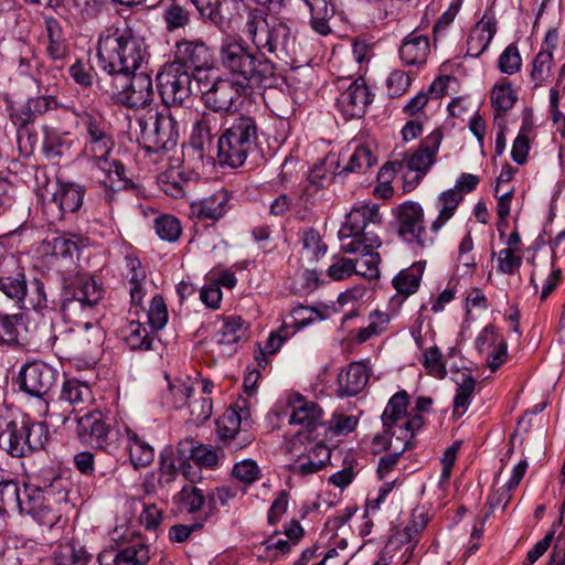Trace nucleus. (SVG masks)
<instances>
[{
  "label": "nucleus",
  "mask_w": 565,
  "mask_h": 565,
  "mask_svg": "<svg viewBox=\"0 0 565 565\" xmlns=\"http://www.w3.org/2000/svg\"><path fill=\"white\" fill-rule=\"evenodd\" d=\"M147 55L143 39L137 36L128 26L113 25L99 34L97 58L109 78L136 72Z\"/></svg>",
  "instance_id": "2"
},
{
  "label": "nucleus",
  "mask_w": 565,
  "mask_h": 565,
  "mask_svg": "<svg viewBox=\"0 0 565 565\" xmlns=\"http://www.w3.org/2000/svg\"><path fill=\"white\" fill-rule=\"evenodd\" d=\"M375 162L376 158L372 150L367 146L362 145L355 148L344 171L362 173L373 167Z\"/></svg>",
  "instance_id": "52"
},
{
  "label": "nucleus",
  "mask_w": 565,
  "mask_h": 565,
  "mask_svg": "<svg viewBox=\"0 0 565 565\" xmlns=\"http://www.w3.org/2000/svg\"><path fill=\"white\" fill-rule=\"evenodd\" d=\"M476 388V380L471 375H465L462 382L458 384L454 398V417H461L467 409L471 395Z\"/></svg>",
  "instance_id": "49"
},
{
  "label": "nucleus",
  "mask_w": 565,
  "mask_h": 565,
  "mask_svg": "<svg viewBox=\"0 0 565 565\" xmlns=\"http://www.w3.org/2000/svg\"><path fill=\"white\" fill-rule=\"evenodd\" d=\"M230 195L225 190H218L211 196L191 204V213L200 221H216L223 217L227 211Z\"/></svg>",
  "instance_id": "28"
},
{
  "label": "nucleus",
  "mask_w": 565,
  "mask_h": 565,
  "mask_svg": "<svg viewBox=\"0 0 565 565\" xmlns=\"http://www.w3.org/2000/svg\"><path fill=\"white\" fill-rule=\"evenodd\" d=\"M248 85L232 78L217 77L212 86L203 92L205 107L215 113L228 114L237 109Z\"/></svg>",
  "instance_id": "11"
},
{
  "label": "nucleus",
  "mask_w": 565,
  "mask_h": 565,
  "mask_svg": "<svg viewBox=\"0 0 565 565\" xmlns=\"http://www.w3.org/2000/svg\"><path fill=\"white\" fill-rule=\"evenodd\" d=\"M149 323L153 329H162L168 321V309L161 296H154L148 311Z\"/></svg>",
  "instance_id": "61"
},
{
  "label": "nucleus",
  "mask_w": 565,
  "mask_h": 565,
  "mask_svg": "<svg viewBox=\"0 0 565 565\" xmlns=\"http://www.w3.org/2000/svg\"><path fill=\"white\" fill-rule=\"evenodd\" d=\"M371 93L363 78H358L341 93L337 99V105L345 119L361 118L365 109L371 104Z\"/></svg>",
  "instance_id": "23"
},
{
  "label": "nucleus",
  "mask_w": 565,
  "mask_h": 565,
  "mask_svg": "<svg viewBox=\"0 0 565 565\" xmlns=\"http://www.w3.org/2000/svg\"><path fill=\"white\" fill-rule=\"evenodd\" d=\"M409 75L403 70L393 71L387 79L386 87L387 94L391 98H396L404 95L411 85Z\"/></svg>",
  "instance_id": "58"
},
{
  "label": "nucleus",
  "mask_w": 565,
  "mask_h": 565,
  "mask_svg": "<svg viewBox=\"0 0 565 565\" xmlns=\"http://www.w3.org/2000/svg\"><path fill=\"white\" fill-rule=\"evenodd\" d=\"M103 298V288L90 277L78 274L65 278L62 289V309H74L76 305L85 308L95 307Z\"/></svg>",
  "instance_id": "12"
},
{
  "label": "nucleus",
  "mask_w": 565,
  "mask_h": 565,
  "mask_svg": "<svg viewBox=\"0 0 565 565\" xmlns=\"http://www.w3.org/2000/svg\"><path fill=\"white\" fill-rule=\"evenodd\" d=\"M93 164L94 178L105 189V201L109 206H111L116 192L134 188V183L126 177V169L120 161L106 158Z\"/></svg>",
  "instance_id": "19"
},
{
  "label": "nucleus",
  "mask_w": 565,
  "mask_h": 565,
  "mask_svg": "<svg viewBox=\"0 0 565 565\" xmlns=\"http://www.w3.org/2000/svg\"><path fill=\"white\" fill-rule=\"evenodd\" d=\"M84 195L85 189L73 182H58L52 193L47 189L41 192L44 209L52 213V222L63 220L66 213L77 212L83 204Z\"/></svg>",
  "instance_id": "13"
},
{
  "label": "nucleus",
  "mask_w": 565,
  "mask_h": 565,
  "mask_svg": "<svg viewBox=\"0 0 565 565\" xmlns=\"http://www.w3.org/2000/svg\"><path fill=\"white\" fill-rule=\"evenodd\" d=\"M163 21L170 32L183 29L190 24L191 13L181 4L172 2L163 12Z\"/></svg>",
  "instance_id": "50"
},
{
  "label": "nucleus",
  "mask_w": 565,
  "mask_h": 565,
  "mask_svg": "<svg viewBox=\"0 0 565 565\" xmlns=\"http://www.w3.org/2000/svg\"><path fill=\"white\" fill-rule=\"evenodd\" d=\"M78 118L86 136L84 156L93 163L109 158L115 141L105 117L97 111H84L78 114Z\"/></svg>",
  "instance_id": "9"
},
{
  "label": "nucleus",
  "mask_w": 565,
  "mask_h": 565,
  "mask_svg": "<svg viewBox=\"0 0 565 565\" xmlns=\"http://www.w3.org/2000/svg\"><path fill=\"white\" fill-rule=\"evenodd\" d=\"M380 246L381 239L377 235H366L365 239L359 241L355 238L349 241L340 245V248L347 254L359 253L360 257L354 260V264H356V274L371 279L379 277L380 274L379 264L381 257L379 253L375 252Z\"/></svg>",
  "instance_id": "20"
},
{
  "label": "nucleus",
  "mask_w": 565,
  "mask_h": 565,
  "mask_svg": "<svg viewBox=\"0 0 565 565\" xmlns=\"http://www.w3.org/2000/svg\"><path fill=\"white\" fill-rule=\"evenodd\" d=\"M424 268L423 263L416 262L408 268L401 270L392 281L397 294L405 297L415 294L419 288Z\"/></svg>",
  "instance_id": "36"
},
{
  "label": "nucleus",
  "mask_w": 565,
  "mask_h": 565,
  "mask_svg": "<svg viewBox=\"0 0 565 565\" xmlns=\"http://www.w3.org/2000/svg\"><path fill=\"white\" fill-rule=\"evenodd\" d=\"M554 65L553 54L550 51H540L532 62L531 79L534 87L544 85L552 75Z\"/></svg>",
  "instance_id": "45"
},
{
  "label": "nucleus",
  "mask_w": 565,
  "mask_h": 565,
  "mask_svg": "<svg viewBox=\"0 0 565 565\" xmlns=\"http://www.w3.org/2000/svg\"><path fill=\"white\" fill-rule=\"evenodd\" d=\"M443 131L437 128L426 136L422 141L417 150L412 153H404L403 159L394 160L385 163L380 169V178H385L386 174L395 173L402 170L405 166L413 175H404L403 191L412 192L422 182L424 177L430 170L436 161V154L439 150L443 141Z\"/></svg>",
  "instance_id": "4"
},
{
  "label": "nucleus",
  "mask_w": 565,
  "mask_h": 565,
  "mask_svg": "<svg viewBox=\"0 0 565 565\" xmlns=\"http://www.w3.org/2000/svg\"><path fill=\"white\" fill-rule=\"evenodd\" d=\"M156 233L167 242H177L182 233L180 221L172 215H161L154 221Z\"/></svg>",
  "instance_id": "51"
},
{
  "label": "nucleus",
  "mask_w": 565,
  "mask_h": 565,
  "mask_svg": "<svg viewBox=\"0 0 565 565\" xmlns=\"http://www.w3.org/2000/svg\"><path fill=\"white\" fill-rule=\"evenodd\" d=\"M521 67V56L518 47L509 45L499 57V68L502 73L514 74Z\"/></svg>",
  "instance_id": "62"
},
{
  "label": "nucleus",
  "mask_w": 565,
  "mask_h": 565,
  "mask_svg": "<svg viewBox=\"0 0 565 565\" xmlns=\"http://www.w3.org/2000/svg\"><path fill=\"white\" fill-rule=\"evenodd\" d=\"M242 36H226L218 46L221 66L249 87H269L275 81V65L266 56L291 58L297 39L282 21H274L266 10L245 8L239 14Z\"/></svg>",
  "instance_id": "1"
},
{
  "label": "nucleus",
  "mask_w": 565,
  "mask_h": 565,
  "mask_svg": "<svg viewBox=\"0 0 565 565\" xmlns=\"http://www.w3.org/2000/svg\"><path fill=\"white\" fill-rule=\"evenodd\" d=\"M286 451L295 458L289 470L301 477L317 473L331 458V449L327 445L312 440L302 431H298L286 443Z\"/></svg>",
  "instance_id": "6"
},
{
  "label": "nucleus",
  "mask_w": 565,
  "mask_h": 565,
  "mask_svg": "<svg viewBox=\"0 0 565 565\" xmlns=\"http://www.w3.org/2000/svg\"><path fill=\"white\" fill-rule=\"evenodd\" d=\"M157 87L166 106H183L192 95V75L179 64L168 63L157 74Z\"/></svg>",
  "instance_id": "10"
},
{
  "label": "nucleus",
  "mask_w": 565,
  "mask_h": 565,
  "mask_svg": "<svg viewBox=\"0 0 565 565\" xmlns=\"http://www.w3.org/2000/svg\"><path fill=\"white\" fill-rule=\"evenodd\" d=\"M79 242L78 237L73 234L54 235L43 239L39 250L43 257L51 259L72 258L73 254L78 250Z\"/></svg>",
  "instance_id": "31"
},
{
  "label": "nucleus",
  "mask_w": 565,
  "mask_h": 565,
  "mask_svg": "<svg viewBox=\"0 0 565 565\" xmlns=\"http://www.w3.org/2000/svg\"><path fill=\"white\" fill-rule=\"evenodd\" d=\"M128 451L130 462L135 468L147 467L154 459L153 448L137 434L128 431Z\"/></svg>",
  "instance_id": "40"
},
{
  "label": "nucleus",
  "mask_w": 565,
  "mask_h": 565,
  "mask_svg": "<svg viewBox=\"0 0 565 565\" xmlns=\"http://www.w3.org/2000/svg\"><path fill=\"white\" fill-rule=\"evenodd\" d=\"M22 322V315L0 316V343H18V328Z\"/></svg>",
  "instance_id": "55"
},
{
  "label": "nucleus",
  "mask_w": 565,
  "mask_h": 565,
  "mask_svg": "<svg viewBox=\"0 0 565 565\" xmlns=\"http://www.w3.org/2000/svg\"><path fill=\"white\" fill-rule=\"evenodd\" d=\"M192 391L191 386L180 380L169 383L168 391L163 396L164 404L172 408H180L188 403Z\"/></svg>",
  "instance_id": "53"
},
{
  "label": "nucleus",
  "mask_w": 565,
  "mask_h": 565,
  "mask_svg": "<svg viewBox=\"0 0 565 565\" xmlns=\"http://www.w3.org/2000/svg\"><path fill=\"white\" fill-rule=\"evenodd\" d=\"M193 462L199 467L214 468L218 462V454L213 447L198 443Z\"/></svg>",
  "instance_id": "64"
},
{
  "label": "nucleus",
  "mask_w": 565,
  "mask_h": 565,
  "mask_svg": "<svg viewBox=\"0 0 565 565\" xmlns=\"http://www.w3.org/2000/svg\"><path fill=\"white\" fill-rule=\"evenodd\" d=\"M388 321L390 318L386 313L375 311L370 316L369 324L358 330L356 341L364 343L372 337L381 334L386 329Z\"/></svg>",
  "instance_id": "54"
},
{
  "label": "nucleus",
  "mask_w": 565,
  "mask_h": 565,
  "mask_svg": "<svg viewBox=\"0 0 565 565\" xmlns=\"http://www.w3.org/2000/svg\"><path fill=\"white\" fill-rule=\"evenodd\" d=\"M23 500L18 513L30 515L40 525L51 527L60 519L56 505L67 501V481L57 476L44 487L23 484Z\"/></svg>",
  "instance_id": "3"
},
{
  "label": "nucleus",
  "mask_w": 565,
  "mask_h": 565,
  "mask_svg": "<svg viewBox=\"0 0 565 565\" xmlns=\"http://www.w3.org/2000/svg\"><path fill=\"white\" fill-rule=\"evenodd\" d=\"M369 370L362 362H352L338 375L339 395L354 396L363 391L369 382Z\"/></svg>",
  "instance_id": "30"
},
{
  "label": "nucleus",
  "mask_w": 565,
  "mask_h": 565,
  "mask_svg": "<svg viewBox=\"0 0 565 565\" xmlns=\"http://www.w3.org/2000/svg\"><path fill=\"white\" fill-rule=\"evenodd\" d=\"M36 117L38 115L33 111V104L30 98L17 107H11L10 118L17 127L18 147L24 154H30L33 151L36 137L31 134L28 127Z\"/></svg>",
  "instance_id": "25"
},
{
  "label": "nucleus",
  "mask_w": 565,
  "mask_h": 565,
  "mask_svg": "<svg viewBox=\"0 0 565 565\" xmlns=\"http://www.w3.org/2000/svg\"><path fill=\"white\" fill-rule=\"evenodd\" d=\"M397 234L408 243L425 246L428 242L423 206L414 201H406L394 210Z\"/></svg>",
  "instance_id": "14"
},
{
  "label": "nucleus",
  "mask_w": 565,
  "mask_h": 565,
  "mask_svg": "<svg viewBox=\"0 0 565 565\" xmlns=\"http://www.w3.org/2000/svg\"><path fill=\"white\" fill-rule=\"evenodd\" d=\"M139 142L147 152L160 153L177 146L178 124L171 114L151 113L138 118Z\"/></svg>",
  "instance_id": "7"
},
{
  "label": "nucleus",
  "mask_w": 565,
  "mask_h": 565,
  "mask_svg": "<svg viewBox=\"0 0 565 565\" xmlns=\"http://www.w3.org/2000/svg\"><path fill=\"white\" fill-rule=\"evenodd\" d=\"M72 136L70 132L49 131L43 141V152L46 157H62L70 151L72 147Z\"/></svg>",
  "instance_id": "43"
},
{
  "label": "nucleus",
  "mask_w": 565,
  "mask_h": 565,
  "mask_svg": "<svg viewBox=\"0 0 565 565\" xmlns=\"http://www.w3.org/2000/svg\"><path fill=\"white\" fill-rule=\"evenodd\" d=\"M25 439L24 425L21 422L11 420L0 433V450L7 451L11 457H25L30 455V447Z\"/></svg>",
  "instance_id": "29"
},
{
  "label": "nucleus",
  "mask_w": 565,
  "mask_h": 565,
  "mask_svg": "<svg viewBox=\"0 0 565 565\" xmlns=\"http://www.w3.org/2000/svg\"><path fill=\"white\" fill-rule=\"evenodd\" d=\"M223 113L213 110L203 113L199 120L194 122L193 135L191 137L192 145L202 149L204 140H211L220 134L223 128Z\"/></svg>",
  "instance_id": "32"
},
{
  "label": "nucleus",
  "mask_w": 565,
  "mask_h": 565,
  "mask_svg": "<svg viewBox=\"0 0 565 565\" xmlns=\"http://www.w3.org/2000/svg\"><path fill=\"white\" fill-rule=\"evenodd\" d=\"M109 425L99 411H92L77 418V436L82 443L96 448H105Z\"/></svg>",
  "instance_id": "24"
},
{
  "label": "nucleus",
  "mask_w": 565,
  "mask_h": 565,
  "mask_svg": "<svg viewBox=\"0 0 565 565\" xmlns=\"http://www.w3.org/2000/svg\"><path fill=\"white\" fill-rule=\"evenodd\" d=\"M242 416L235 408L227 409L216 420V431L218 438L227 444L231 439H236L239 435Z\"/></svg>",
  "instance_id": "41"
},
{
  "label": "nucleus",
  "mask_w": 565,
  "mask_h": 565,
  "mask_svg": "<svg viewBox=\"0 0 565 565\" xmlns=\"http://www.w3.org/2000/svg\"><path fill=\"white\" fill-rule=\"evenodd\" d=\"M382 215L377 204L359 203L347 214L345 221L339 231L341 245L355 238L365 239L366 235H375L366 231L371 224H381Z\"/></svg>",
  "instance_id": "16"
},
{
  "label": "nucleus",
  "mask_w": 565,
  "mask_h": 565,
  "mask_svg": "<svg viewBox=\"0 0 565 565\" xmlns=\"http://www.w3.org/2000/svg\"><path fill=\"white\" fill-rule=\"evenodd\" d=\"M498 269L508 275L514 274L519 270L522 264V256L519 252L504 248L499 253Z\"/></svg>",
  "instance_id": "63"
},
{
  "label": "nucleus",
  "mask_w": 565,
  "mask_h": 565,
  "mask_svg": "<svg viewBox=\"0 0 565 565\" xmlns=\"http://www.w3.org/2000/svg\"><path fill=\"white\" fill-rule=\"evenodd\" d=\"M180 511L193 514L201 511L207 502V495L194 484L184 486L175 497Z\"/></svg>",
  "instance_id": "39"
},
{
  "label": "nucleus",
  "mask_w": 565,
  "mask_h": 565,
  "mask_svg": "<svg viewBox=\"0 0 565 565\" xmlns=\"http://www.w3.org/2000/svg\"><path fill=\"white\" fill-rule=\"evenodd\" d=\"M172 63L179 64L183 70L209 71L214 67L213 50L202 39H181L175 43Z\"/></svg>",
  "instance_id": "18"
},
{
  "label": "nucleus",
  "mask_w": 565,
  "mask_h": 565,
  "mask_svg": "<svg viewBox=\"0 0 565 565\" xmlns=\"http://www.w3.org/2000/svg\"><path fill=\"white\" fill-rule=\"evenodd\" d=\"M128 345L132 350H149L151 348V339L149 338L146 327L138 321H131L128 326V333L125 337Z\"/></svg>",
  "instance_id": "56"
},
{
  "label": "nucleus",
  "mask_w": 565,
  "mask_h": 565,
  "mask_svg": "<svg viewBox=\"0 0 565 565\" xmlns=\"http://www.w3.org/2000/svg\"><path fill=\"white\" fill-rule=\"evenodd\" d=\"M241 333L242 329L238 320H228L223 324L222 330L217 333L216 342L220 345L227 347L226 351L231 352L234 350L231 347L238 342Z\"/></svg>",
  "instance_id": "59"
},
{
  "label": "nucleus",
  "mask_w": 565,
  "mask_h": 565,
  "mask_svg": "<svg viewBox=\"0 0 565 565\" xmlns=\"http://www.w3.org/2000/svg\"><path fill=\"white\" fill-rule=\"evenodd\" d=\"M60 398L72 406L71 411H63L62 414L50 413V417L60 424L67 422L70 413H81L87 409L94 399L90 387L75 379L64 382Z\"/></svg>",
  "instance_id": "21"
},
{
  "label": "nucleus",
  "mask_w": 565,
  "mask_h": 565,
  "mask_svg": "<svg viewBox=\"0 0 565 565\" xmlns=\"http://www.w3.org/2000/svg\"><path fill=\"white\" fill-rule=\"evenodd\" d=\"M103 334L97 326L84 323L70 328L56 338L58 347L65 354L73 356H88L102 345Z\"/></svg>",
  "instance_id": "15"
},
{
  "label": "nucleus",
  "mask_w": 565,
  "mask_h": 565,
  "mask_svg": "<svg viewBox=\"0 0 565 565\" xmlns=\"http://www.w3.org/2000/svg\"><path fill=\"white\" fill-rule=\"evenodd\" d=\"M289 405L292 407L289 423L303 426L308 437L317 428L326 427L324 413L316 402L308 401L300 394H295L290 397Z\"/></svg>",
  "instance_id": "22"
},
{
  "label": "nucleus",
  "mask_w": 565,
  "mask_h": 565,
  "mask_svg": "<svg viewBox=\"0 0 565 565\" xmlns=\"http://www.w3.org/2000/svg\"><path fill=\"white\" fill-rule=\"evenodd\" d=\"M516 100L518 96L508 79L502 78L493 86L491 92V105L495 110V117L511 109Z\"/></svg>",
  "instance_id": "38"
},
{
  "label": "nucleus",
  "mask_w": 565,
  "mask_h": 565,
  "mask_svg": "<svg viewBox=\"0 0 565 565\" xmlns=\"http://www.w3.org/2000/svg\"><path fill=\"white\" fill-rule=\"evenodd\" d=\"M0 291L8 298L14 300L20 308L26 307L24 303L26 281L23 274L19 273L17 277H0Z\"/></svg>",
  "instance_id": "46"
},
{
  "label": "nucleus",
  "mask_w": 565,
  "mask_h": 565,
  "mask_svg": "<svg viewBox=\"0 0 565 565\" xmlns=\"http://www.w3.org/2000/svg\"><path fill=\"white\" fill-rule=\"evenodd\" d=\"M21 423L24 425L30 454L42 449L49 439L47 426L41 422L21 420Z\"/></svg>",
  "instance_id": "48"
},
{
  "label": "nucleus",
  "mask_w": 565,
  "mask_h": 565,
  "mask_svg": "<svg viewBox=\"0 0 565 565\" xmlns=\"http://www.w3.org/2000/svg\"><path fill=\"white\" fill-rule=\"evenodd\" d=\"M190 420L195 424H202L212 415V399L207 396H200L190 399L189 403Z\"/></svg>",
  "instance_id": "57"
},
{
  "label": "nucleus",
  "mask_w": 565,
  "mask_h": 565,
  "mask_svg": "<svg viewBox=\"0 0 565 565\" xmlns=\"http://www.w3.org/2000/svg\"><path fill=\"white\" fill-rule=\"evenodd\" d=\"M58 373L44 362H32L22 367L19 373L20 388L31 396L45 402L46 396L56 385Z\"/></svg>",
  "instance_id": "17"
},
{
  "label": "nucleus",
  "mask_w": 565,
  "mask_h": 565,
  "mask_svg": "<svg viewBox=\"0 0 565 565\" xmlns=\"http://www.w3.org/2000/svg\"><path fill=\"white\" fill-rule=\"evenodd\" d=\"M191 2L195 6L201 18L205 22H210L220 31H225L227 29V22L220 10V0H191Z\"/></svg>",
  "instance_id": "44"
},
{
  "label": "nucleus",
  "mask_w": 565,
  "mask_h": 565,
  "mask_svg": "<svg viewBox=\"0 0 565 565\" xmlns=\"http://www.w3.org/2000/svg\"><path fill=\"white\" fill-rule=\"evenodd\" d=\"M462 200V193L456 189H449L438 195L436 200L438 215L430 224V231L433 233H439L447 222L452 218Z\"/></svg>",
  "instance_id": "33"
},
{
  "label": "nucleus",
  "mask_w": 565,
  "mask_h": 565,
  "mask_svg": "<svg viewBox=\"0 0 565 565\" xmlns=\"http://www.w3.org/2000/svg\"><path fill=\"white\" fill-rule=\"evenodd\" d=\"M425 419L419 414L411 415L402 425H394L392 429L384 428L385 437H390L386 441L387 449H395V447H403L404 452L411 447L413 437L422 429Z\"/></svg>",
  "instance_id": "27"
},
{
  "label": "nucleus",
  "mask_w": 565,
  "mask_h": 565,
  "mask_svg": "<svg viewBox=\"0 0 565 565\" xmlns=\"http://www.w3.org/2000/svg\"><path fill=\"white\" fill-rule=\"evenodd\" d=\"M495 33V25L490 20H480L470 31L467 40V55L480 56L490 44Z\"/></svg>",
  "instance_id": "34"
},
{
  "label": "nucleus",
  "mask_w": 565,
  "mask_h": 565,
  "mask_svg": "<svg viewBox=\"0 0 565 565\" xmlns=\"http://www.w3.org/2000/svg\"><path fill=\"white\" fill-rule=\"evenodd\" d=\"M45 25L47 34L46 54L53 61H61L68 54V45L63 29L55 18H46Z\"/></svg>",
  "instance_id": "37"
},
{
  "label": "nucleus",
  "mask_w": 565,
  "mask_h": 565,
  "mask_svg": "<svg viewBox=\"0 0 565 565\" xmlns=\"http://www.w3.org/2000/svg\"><path fill=\"white\" fill-rule=\"evenodd\" d=\"M399 58L407 66H420L427 61L430 53V43L427 35L416 31L409 33L399 46Z\"/></svg>",
  "instance_id": "26"
},
{
  "label": "nucleus",
  "mask_w": 565,
  "mask_h": 565,
  "mask_svg": "<svg viewBox=\"0 0 565 565\" xmlns=\"http://www.w3.org/2000/svg\"><path fill=\"white\" fill-rule=\"evenodd\" d=\"M409 405V395L406 391L395 393L388 401L382 416V424L385 429H392L402 419H407L412 414H407Z\"/></svg>",
  "instance_id": "35"
},
{
  "label": "nucleus",
  "mask_w": 565,
  "mask_h": 565,
  "mask_svg": "<svg viewBox=\"0 0 565 565\" xmlns=\"http://www.w3.org/2000/svg\"><path fill=\"white\" fill-rule=\"evenodd\" d=\"M105 92L116 103L128 108H145L153 100V86L147 73H130L108 78Z\"/></svg>",
  "instance_id": "8"
},
{
  "label": "nucleus",
  "mask_w": 565,
  "mask_h": 565,
  "mask_svg": "<svg viewBox=\"0 0 565 565\" xmlns=\"http://www.w3.org/2000/svg\"><path fill=\"white\" fill-rule=\"evenodd\" d=\"M232 475L241 482L245 484H252L258 480L260 470L256 461L252 459H245L237 462L232 470Z\"/></svg>",
  "instance_id": "60"
},
{
  "label": "nucleus",
  "mask_w": 565,
  "mask_h": 565,
  "mask_svg": "<svg viewBox=\"0 0 565 565\" xmlns=\"http://www.w3.org/2000/svg\"><path fill=\"white\" fill-rule=\"evenodd\" d=\"M427 374L436 379L443 380L447 375L446 363L444 355L438 347L434 345L426 349L423 352V359L420 360Z\"/></svg>",
  "instance_id": "47"
},
{
  "label": "nucleus",
  "mask_w": 565,
  "mask_h": 565,
  "mask_svg": "<svg viewBox=\"0 0 565 565\" xmlns=\"http://www.w3.org/2000/svg\"><path fill=\"white\" fill-rule=\"evenodd\" d=\"M258 127L255 118L239 115L230 122L218 138V159L232 168L244 164L255 149Z\"/></svg>",
  "instance_id": "5"
},
{
  "label": "nucleus",
  "mask_w": 565,
  "mask_h": 565,
  "mask_svg": "<svg viewBox=\"0 0 565 565\" xmlns=\"http://www.w3.org/2000/svg\"><path fill=\"white\" fill-rule=\"evenodd\" d=\"M149 547L142 543L119 550L114 557V565H148Z\"/></svg>",
  "instance_id": "42"
}]
</instances>
